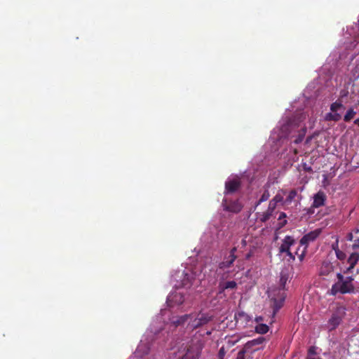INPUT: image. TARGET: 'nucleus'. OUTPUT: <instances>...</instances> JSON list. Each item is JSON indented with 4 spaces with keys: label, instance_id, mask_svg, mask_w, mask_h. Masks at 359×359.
<instances>
[{
    "label": "nucleus",
    "instance_id": "1",
    "mask_svg": "<svg viewBox=\"0 0 359 359\" xmlns=\"http://www.w3.org/2000/svg\"><path fill=\"white\" fill-rule=\"evenodd\" d=\"M337 281L332 285L330 294L336 295L338 293L347 294L355 292V286L353 284V276L344 277L341 273H337Z\"/></svg>",
    "mask_w": 359,
    "mask_h": 359
},
{
    "label": "nucleus",
    "instance_id": "2",
    "mask_svg": "<svg viewBox=\"0 0 359 359\" xmlns=\"http://www.w3.org/2000/svg\"><path fill=\"white\" fill-rule=\"evenodd\" d=\"M203 348V344L201 340L192 339L180 350L177 359H199Z\"/></svg>",
    "mask_w": 359,
    "mask_h": 359
},
{
    "label": "nucleus",
    "instance_id": "3",
    "mask_svg": "<svg viewBox=\"0 0 359 359\" xmlns=\"http://www.w3.org/2000/svg\"><path fill=\"white\" fill-rule=\"evenodd\" d=\"M188 319H191L189 323V327L192 330H195L201 326L207 324L211 320V317L208 316L205 313H198L197 316L194 317L192 314H186L180 317L176 321H174V324L176 326L184 324Z\"/></svg>",
    "mask_w": 359,
    "mask_h": 359
},
{
    "label": "nucleus",
    "instance_id": "4",
    "mask_svg": "<svg viewBox=\"0 0 359 359\" xmlns=\"http://www.w3.org/2000/svg\"><path fill=\"white\" fill-rule=\"evenodd\" d=\"M346 315V309L344 306H338L332 313L327 321V327L330 331L335 330L341 323Z\"/></svg>",
    "mask_w": 359,
    "mask_h": 359
},
{
    "label": "nucleus",
    "instance_id": "5",
    "mask_svg": "<svg viewBox=\"0 0 359 359\" xmlns=\"http://www.w3.org/2000/svg\"><path fill=\"white\" fill-rule=\"evenodd\" d=\"M320 233L321 230L320 229H317L305 234L301 238L299 243L301 245L304 246V250L300 255H298L297 251L295 252V254L298 255L300 261L303 260L309 244L311 242H313L320 236Z\"/></svg>",
    "mask_w": 359,
    "mask_h": 359
},
{
    "label": "nucleus",
    "instance_id": "6",
    "mask_svg": "<svg viewBox=\"0 0 359 359\" xmlns=\"http://www.w3.org/2000/svg\"><path fill=\"white\" fill-rule=\"evenodd\" d=\"M345 107L342 102L339 100H337L332 102L330 105V112L327 113L325 115L324 119L326 121H334L337 122L341 120V115L337 111L340 109H344Z\"/></svg>",
    "mask_w": 359,
    "mask_h": 359
},
{
    "label": "nucleus",
    "instance_id": "7",
    "mask_svg": "<svg viewBox=\"0 0 359 359\" xmlns=\"http://www.w3.org/2000/svg\"><path fill=\"white\" fill-rule=\"evenodd\" d=\"M266 341V339L264 337H259L252 340L248 341L243 346L250 353H252L263 347L264 343Z\"/></svg>",
    "mask_w": 359,
    "mask_h": 359
},
{
    "label": "nucleus",
    "instance_id": "8",
    "mask_svg": "<svg viewBox=\"0 0 359 359\" xmlns=\"http://www.w3.org/2000/svg\"><path fill=\"white\" fill-rule=\"evenodd\" d=\"M222 206L224 210L232 213H238L243 208V205L238 200L232 201L227 198L223 199Z\"/></svg>",
    "mask_w": 359,
    "mask_h": 359
},
{
    "label": "nucleus",
    "instance_id": "9",
    "mask_svg": "<svg viewBox=\"0 0 359 359\" xmlns=\"http://www.w3.org/2000/svg\"><path fill=\"white\" fill-rule=\"evenodd\" d=\"M236 251L237 249L236 247L233 248L230 250L229 255L227 257H225L224 260L219 264V269H228L233 265V262L237 258V256L236 255Z\"/></svg>",
    "mask_w": 359,
    "mask_h": 359
},
{
    "label": "nucleus",
    "instance_id": "10",
    "mask_svg": "<svg viewBox=\"0 0 359 359\" xmlns=\"http://www.w3.org/2000/svg\"><path fill=\"white\" fill-rule=\"evenodd\" d=\"M241 182L238 178H233L225 182V194H233L241 187Z\"/></svg>",
    "mask_w": 359,
    "mask_h": 359
},
{
    "label": "nucleus",
    "instance_id": "11",
    "mask_svg": "<svg viewBox=\"0 0 359 359\" xmlns=\"http://www.w3.org/2000/svg\"><path fill=\"white\" fill-rule=\"evenodd\" d=\"M184 302V297L180 292H174L170 294L167 299L168 305L172 307L175 305H181Z\"/></svg>",
    "mask_w": 359,
    "mask_h": 359
},
{
    "label": "nucleus",
    "instance_id": "12",
    "mask_svg": "<svg viewBox=\"0 0 359 359\" xmlns=\"http://www.w3.org/2000/svg\"><path fill=\"white\" fill-rule=\"evenodd\" d=\"M183 278L181 280L180 287L190 288L195 283V274L192 271L183 273Z\"/></svg>",
    "mask_w": 359,
    "mask_h": 359
},
{
    "label": "nucleus",
    "instance_id": "13",
    "mask_svg": "<svg viewBox=\"0 0 359 359\" xmlns=\"http://www.w3.org/2000/svg\"><path fill=\"white\" fill-rule=\"evenodd\" d=\"M224 275L225 274L222 275V277L221 278V280L219 282V285H218L219 294H222L226 290H233L237 287V283L234 280L224 281Z\"/></svg>",
    "mask_w": 359,
    "mask_h": 359
},
{
    "label": "nucleus",
    "instance_id": "14",
    "mask_svg": "<svg viewBox=\"0 0 359 359\" xmlns=\"http://www.w3.org/2000/svg\"><path fill=\"white\" fill-rule=\"evenodd\" d=\"M295 244L294 238L291 236H286L279 248V252L284 253L290 250V247Z\"/></svg>",
    "mask_w": 359,
    "mask_h": 359
},
{
    "label": "nucleus",
    "instance_id": "15",
    "mask_svg": "<svg viewBox=\"0 0 359 359\" xmlns=\"http://www.w3.org/2000/svg\"><path fill=\"white\" fill-rule=\"evenodd\" d=\"M326 196L323 191H319L313 196V202L312 204L313 208H320L325 205Z\"/></svg>",
    "mask_w": 359,
    "mask_h": 359
},
{
    "label": "nucleus",
    "instance_id": "16",
    "mask_svg": "<svg viewBox=\"0 0 359 359\" xmlns=\"http://www.w3.org/2000/svg\"><path fill=\"white\" fill-rule=\"evenodd\" d=\"M334 271L333 264L329 261H324L320 268V276H328Z\"/></svg>",
    "mask_w": 359,
    "mask_h": 359
},
{
    "label": "nucleus",
    "instance_id": "17",
    "mask_svg": "<svg viewBox=\"0 0 359 359\" xmlns=\"http://www.w3.org/2000/svg\"><path fill=\"white\" fill-rule=\"evenodd\" d=\"M359 261V253L353 252L350 255L348 258V263L349 264V266L344 271V273H348L351 271V270L355 267L358 262Z\"/></svg>",
    "mask_w": 359,
    "mask_h": 359
},
{
    "label": "nucleus",
    "instance_id": "18",
    "mask_svg": "<svg viewBox=\"0 0 359 359\" xmlns=\"http://www.w3.org/2000/svg\"><path fill=\"white\" fill-rule=\"evenodd\" d=\"M297 127L294 121L288 120L286 123L283 124L281 127V130L287 135H289L292 130Z\"/></svg>",
    "mask_w": 359,
    "mask_h": 359
},
{
    "label": "nucleus",
    "instance_id": "19",
    "mask_svg": "<svg viewBox=\"0 0 359 359\" xmlns=\"http://www.w3.org/2000/svg\"><path fill=\"white\" fill-rule=\"evenodd\" d=\"M297 196V191L296 189H292L289 192L287 198H285L284 203L287 204V205L290 204L294 201V199L296 198Z\"/></svg>",
    "mask_w": 359,
    "mask_h": 359
},
{
    "label": "nucleus",
    "instance_id": "20",
    "mask_svg": "<svg viewBox=\"0 0 359 359\" xmlns=\"http://www.w3.org/2000/svg\"><path fill=\"white\" fill-rule=\"evenodd\" d=\"M355 114L356 111H355L353 108L348 109L344 116V121L345 122H349L351 119L354 118Z\"/></svg>",
    "mask_w": 359,
    "mask_h": 359
},
{
    "label": "nucleus",
    "instance_id": "21",
    "mask_svg": "<svg viewBox=\"0 0 359 359\" xmlns=\"http://www.w3.org/2000/svg\"><path fill=\"white\" fill-rule=\"evenodd\" d=\"M255 331L259 334H266L269 331V326L266 325V324H258L255 327Z\"/></svg>",
    "mask_w": 359,
    "mask_h": 359
},
{
    "label": "nucleus",
    "instance_id": "22",
    "mask_svg": "<svg viewBox=\"0 0 359 359\" xmlns=\"http://www.w3.org/2000/svg\"><path fill=\"white\" fill-rule=\"evenodd\" d=\"M306 133V127L302 128L301 129V130L299 131L298 136L294 140V143L297 144H299L300 142H302L305 136Z\"/></svg>",
    "mask_w": 359,
    "mask_h": 359
},
{
    "label": "nucleus",
    "instance_id": "23",
    "mask_svg": "<svg viewBox=\"0 0 359 359\" xmlns=\"http://www.w3.org/2000/svg\"><path fill=\"white\" fill-rule=\"evenodd\" d=\"M272 212L269 210H266L265 212L259 214V216L257 217L262 222H265L269 220L272 215Z\"/></svg>",
    "mask_w": 359,
    "mask_h": 359
},
{
    "label": "nucleus",
    "instance_id": "24",
    "mask_svg": "<svg viewBox=\"0 0 359 359\" xmlns=\"http://www.w3.org/2000/svg\"><path fill=\"white\" fill-rule=\"evenodd\" d=\"M270 197V194H269V191L268 190H265L261 198H259V200L257 202V205L260 204L261 203L264 202V201H267Z\"/></svg>",
    "mask_w": 359,
    "mask_h": 359
},
{
    "label": "nucleus",
    "instance_id": "25",
    "mask_svg": "<svg viewBox=\"0 0 359 359\" xmlns=\"http://www.w3.org/2000/svg\"><path fill=\"white\" fill-rule=\"evenodd\" d=\"M287 276L285 273H280V285L283 290L285 289V284L287 280Z\"/></svg>",
    "mask_w": 359,
    "mask_h": 359
},
{
    "label": "nucleus",
    "instance_id": "26",
    "mask_svg": "<svg viewBox=\"0 0 359 359\" xmlns=\"http://www.w3.org/2000/svg\"><path fill=\"white\" fill-rule=\"evenodd\" d=\"M284 301V298H283L280 301H277L276 299H274V302H273V312L276 313L277 312L282 306L283 305V302Z\"/></svg>",
    "mask_w": 359,
    "mask_h": 359
},
{
    "label": "nucleus",
    "instance_id": "27",
    "mask_svg": "<svg viewBox=\"0 0 359 359\" xmlns=\"http://www.w3.org/2000/svg\"><path fill=\"white\" fill-rule=\"evenodd\" d=\"M250 353L247 350L243 348L237 354L236 359H246L245 354Z\"/></svg>",
    "mask_w": 359,
    "mask_h": 359
},
{
    "label": "nucleus",
    "instance_id": "28",
    "mask_svg": "<svg viewBox=\"0 0 359 359\" xmlns=\"http://www.w3.org/2000/svg\"><path fill=\"white\" fill-rule=\"evenodd\" d=\"M335 254H336L337 258L341 261L344 260L346 257V253L340 250H337L335 252Z\"/></svg>",
    "mask_w": 359,
    "mask_h": 359
},
{
    "label": "nucleus",
    "instance_id": "29",
    "mask_svg": "<svg viewBox=\"0 0 359 359\" xmlns=\"http://www.w3.org/2000/svg\"><path fill=\"white\" fill-rule=\"evenodd\" d=\"M287 217L286 214L283 212H280L278 220H282ZM287 224V220L284 219L282 222H280V227L284 226Z\"/></svg>",
    "mask_w": 359,
    "mask_h": 359
},
{
    "label": "nucleus",
    "instance_id": "30",
    "mask_svg": "<svg viewBox=\"0 0 359 359\" xmlns=\"http://www.w3.org/2000/svg\"><path fill=\"white\" fill-rule=\"evenodd\" d=\"M276 203L273 201L272 200L269 202V206H268V208H267V210H269V212H273L276 207Z\"/></svg>",
    "mask_w": 359,
    "mask_h": 359
},
{
    "label": "nucleus",
    "instance_id": "31",
    "mask_svg": "<svg viewBox=\"0 0 359 359\" xmlns=\"http://www.w3.org/2000/svg\"><path fill=\"white\" fill-rule=\"evenodd\" d=\"M272 201L277 204L278 203H280L283 201V197L280 194H278L273 197Z\"/></svg>",
    "mask_w": 359,
    "mask_h": 359
},
{
    "label": "nucleus",
    "instance_id": "32",
    "mask_svg": "<svg viewBox=\"0 0 359 359\" xmlns=\"http://www.w3.org/2000/svg\"><path fill=\"white\" fill-rule=\"evenodd\" d=\"M332 249L336 252L339 248V239L338 238L336 239L335 242L332 244Z\"/></svg>",
    "mask_w": 359,
    "mask_h": 359
},
{
    "label": "nucleus",
    "instance_id": "33",
    "mask_svg": "<svg viewBox=\"0 0 359 359\" xmlns=\"http://www.w3.org/2000/svg\"><path fill=\"white\" fill-rule=\"evenodd\" d=\"M352 248L353 250H359V237L354 241Z\"/></svg>",
    "mask_w": 359,
    "mask_h": 359
},
{
    "label": "nucleus",
    "instance_id": "34",
    "mask_svg": "<svg viewBox=\"0 0 359 359\" xmlns=\"http://www.w3.org/2000/svg\"><path fill=\"white\" fill-rule=\"evenodd\" d=\"M284 253H285L287 255V256H288L290 259H292V260H294L295 259V256L294 254H292L291 252H290V250H288L287 252H285Z\"/></svg>",
    "mask_w": 359,
    "mask_h": 359
},
{
    "label": "nucleus",
    "instance_id": "35",
    "mask_svg": "<svg viewBox=\"0 0 359 359\" xmlns=\"http://www.w3.org/2000/svg\"><path fill=\"white\" fill-rule=\"evenodd\" d=\"M224 348L222 347L219 349V359H223V357L224 355Z\"/></svg>",
    "mask_w": 359,
    "mask_h": 359
},
{
    "label": "nucleus",
    "instance_id": "36",
    "mask_svg": "<svg viewBox=\"0 0 359 359\" xmlns=\"http://www.w3.org/2000/svg\"><path fill=\"white\" fill-rule=\"evenodd\" d=\"M315 353H316V352H315L314 347L309 348V351H308V354H309L308 355H314Z\"/></svg>",
    "mask_w": 359,
    "mask_h": 359
},
{
    "label": "nucleus",
    "instance_id": "37",
    "mask_svg": "<svg viewBox=\"0 0 359 359\" xmlns=\"http://www.w3.org/2000/svg\"><path fill=\"white\" fill-rule=\"evenodd\" d=\"M313 139V136H308L306 139V144H309L311 140Z\"/></svg>",
    "mask_w": 359,
    "mask_h": 359
},
{
    "label": "nucleus",
    "instance_id": "38",
    "mask_svg": "<svg viewBox=\"0 0 359 359\" xmlns=\"http://www.w3.org/2000/svg\"><path fill=\"white\" fill-rule=\"evenodd\" d=\"M347 240L348 241H352L353 240V234L352 233H349L347 235Z\"/></svg>",
    "mask_w": 359,
    "mask_h": 359
},
{
    "label": "nucleus",
    "instance_id": "39",
    "mask_svg": "<svg viewBox=\"0 0 359 359\" xmlns=\"http://www.w3.org/2000/svg\"><path fill=\"white\" fill-rule=\"evenodd\" d=\"M306 359H322L320 358V357H313V356H311V355H308Z\"/></svg>",
    "mask_w": 359,
    "mask_h": 359
},
{
    "label": "nucleus",
    "instance_id": "40",
    "mask_svg": "<svg viewBox=\"0 0 359 359\" xmlns=\"http://www.w3.org/2000/svg\"><path fill=\"white\" fill-rule=\"evenodd\" d=\"M304 170L308 171V172H311L312 171V168L311 167L304 166Z\"/></svg>",
    "mask_w": 359,
    "mask_h": 359
},
{
    "label": "nucleus",
    "instance_id": "41",
    "mask_svg": "<svg viewBox=\"0 0 359 359\" xmlns=\"http://www.w3.org/2000/svg\"><path fill=\"white\" fill-rule=\"evenodd\" d=\"M238 316L239 318H241V317H244V316H245V314L244 313V312H241V313H238Z\"/></svg>",
    "mask_w": 359,
    "mask_h": 359
},
{
    "label": "nucleus",
    "instance_id": "42",
    "mask_svg": "<svg viewBox=\"0 0 359 359\" xmlns=\"http://www.w3.org/2000/svg\"><path fill=\"white\" fill-rule=\"evenodd\" d=\"M354 123L359 126V118H357L354 121Z\"/></svg>",
    "mask_w": 359,
    "mask_h": 359
},
{
    "label": "nucleus",
    "instance_id": "43",
    "mask_svg": "<svg viewBox=\"0 0 359 359\" xmlns=\"http://www.w3.org/2000/svg\"><path fill=\"white\" fill-rule=\"evenodd\" d=\"M251 256V254L250 253H248L247 255H246V258L247 259H249Z\"/></svg>",
    "mask_w": 359,
    "mask_h": 359
}]
</instances>
